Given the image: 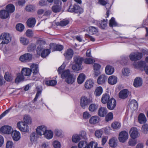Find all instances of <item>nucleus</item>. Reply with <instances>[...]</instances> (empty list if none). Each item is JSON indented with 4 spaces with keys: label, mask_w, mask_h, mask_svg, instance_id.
Listing matches in <instances>:
<instances>
[{
    "label": "nucleus",
    "mask_w": 148,
    "mask_h": 148,
    "mask_svg": "<svg viewBox=\"0 0 148 148\" xmlns=\"http://www.w3.org/2000/svg\"><path fill=\"white\" fill-rule=\"evenodd\" d=\"M9 16V13L5 10H2L0 11V18L2 19H5Z\"/></svg>",
    "instance_id": "obj_34"
},
{
    "label": "nucleus",
    "mask_w": 148,
    "mask_h": 148,
    "mask_svg": "<svg viewBox=\"0 0 148 148\" xmlns=\"http://www.w3.org/2000/svg\"><path fill=\"white\" fill-rule=\"evenodd\" d=\"M39 135L36 132H32L29 135V138L30 141L32 143L36 142L39 137Z\"/></svg>",
    "instance_id": "obj_12"
},
{
    "label": "nucleus",
    "mask_w": 148,
    "mask_h": 148,
    "mask_svg": "<svg viewBox=\"0 0 148 148\" xmlns=\"http://www.w3.org/2000/svg\"><path fill=\"white\" fill-rule=\"evenodd\" d=\"M6 148H14V145L13 142L9 140L6 143Z\"/></svg>",
    "instance_id": "obj_63"
},
{
    "label": "nucleus",
    "mask_w": 148,
    "mask_h": 148,
    "mask_svg": "<svg viewBox=\"0 0 148 148\" xmlns=\"http://www.w3.org/2000/svg\"><path fill=\"white\" fill-rule=\"evenodd\" d=\"M45 137L48 139H50L52 138L53 133L51 130H47L45 133H43Z\"/></svg>",
    "instance_id": "obj_29"
},
{
    "label": "nucleus",
    "mask_w": 148,
    "mask_h": 148,
    "mask_svg": "<svg viewBox=\"0 0 148 148\" xmlns=\"http://www.w3.org/2000/svg\"><path fill=\"white\" fill-rule=\"evenodd\" d=\"M114 71V68L110 65L106 66L105 68V72L106 74L110 75L112 74Z\"/></svg>",
    "instance_id": "obj_32"
},
{
    "label": "nucleus",
    "mask_w": 148,
    "mask_h": 148,
    "mask_svg": "<svg viewBox=\"0 0 148 148\" xmlns=\"http://www.w3.org/2000/svg\"><path fill=\"white\" fill-rule=\"evenodd\" d=\"M113 118V115L112 113L109 112L106 117V120L107 121H108L112 120Z\"/></svg>",
    "instance_id": "obj_64"
},
{
    "label": "nucleus",
    "mask_w": 148,
    "mask_h": 148,
    "mask_svg": "<svg viewBox=\"0 0 148 148\" xmlns=\"http://www.w3.org/2000/svg\"><path fill=\"white\" fill-rule=\"evenodd\" d=\"M19 41L21 44L24 45H27L29 43L28 39L27 38L23 36L20 37Z\"/></svg>",
    "instance_id": "obj_36"
},
{
    "label": "nucleus",
    "mask_w": 148,
    "mask_h": 148,
    "mask_svg": "<svg viewBox=\"0 0 148 148\" xmlns=\"http://www.w3.org/2000/svg\"><path fill=\"white\" fill-rule=\"evenodd\" d=\"M138 120L139 123L140 124L144 123L147 121L146 117L144 114L143 113H140L139 114Z\"/></svg>",
    "instance_id": "obj_31"
},
{
    "label": "nucleus",
    "mask_w": 148,
    "mask_h": 148,
    "mask_svg": "<svg viewBox=\"0 0 148 148\" xmlns=\"http://www.w3.org/2000/svg\"><path fill=\"white\" fill-rule=\"evenodd\" d=\"M62 5H55L52 7L51 9L54 12L56 13L60 11Z\"/></svg>",
    "instance_id": "obj_43"
},
{
    "label": "nucleus",
    "mask_w": 148,
    "mask_h": 148,
    "mask_svg": "<svg viewBox=\"0 0 148 148\" xmlns=\"http://www.w3.org/2000/svg\"><path fill=\"white\" fill-rule=\"evenodd\" d=\"M142 57V53L138 52H132L129 55L130 59L133 61L140 60Z\"/></svg>",
    "instance_id": "obj_6"
},
{
    "label": "nucleus",
    "mask_w": 148,
    "mask_h": 148,
    "mask_svg": "<svg viewBox=\"0 0 148 148\" xmlns=\"http://www.w3.org/2000/svg\"><path fill=\"white\" fill-rule=\"evenodd\" d=\"M99 120V118L98 116H94L90 118L89 122L92 124H95L98 123Z\"/></svg>",
    "instance_id": "obj_27"
},
{
    "label": "nucleus",
    "mask_w": 148,
    "mask_h": 148,
    "mask_svg": "<svg viewBox=\"0 0 148 148\" xmlns=\"http://www.w3.org/2000/svg\"><path fill=\"white\" fill-rule=\"evenodd\" d=\"M89 31L90 34H94L97 33V30L96 27L92 26H90L89 27Z\"/></svg>",
    "instance_id": "obj_55"
},
{
    "label": "nucleus",
    "mask_w": 148,
    "mask_h": 148,
    "mask_svg": "<svg viewBox=\"0 0 148 148\" xmlns=\"http://www.w3.org/2000/svg\"><path fill=\"white\" fill-rule=\"evenodd\" d=\"M65 66L64 64H62L60 67H59L58 70V71L59 74H62L66 70H64Z\"/></svg>",
    "instance_id": "obj_52"
},
{
    "label": "nucleus",
    "mask_w": 148,
    "mask_h": 148,
    "mask_svg": "<svg viewBox=\"0 0 148 148\" xmlns=\"http://www.w3.org/2000/svg\"><path fill=\"white\" fill-rule=\"evenodd\" d=\"M103 92V88L101 86L97 87L95 89L94 92V94L96 96H99L101 95Z\"/></svg>",
    "instance_id": "obj_35"
},
{
    "label": "nucleus",
    "mask_w": 148,
    "mask_h": 148,
    "mask_svg": "<svg viewBox=\"0 0 148 148\" xmlns=\"http://www.w3.org/2000/svg\"><path fill=\"white\" fill-rule=\"evenodd\" d=\"M93 81L91 79L87 80L85 82L84 86L87 89H89L91 88L93 86Z\"/></svg>",
    "instance_id": "obj_19"
},
{
    "label": "nucleus",
    "mask_w": 148,
    "mask_h": 148,
    "mask_svg": "<svg viewBox=\"0 0 148 148\" xmlns=\"http://www.w3.org/2000/svg\"><path fill=\"white\" fill-rule=\"evenodd\" d=\"M111 126L114 129H118L121 127V124L119 122H115L112 124Z\"/></svg>",
    "instance_id": "obj_48"
},
{
    "label": "nucleus",
    "mask_w": 148,
    "mask_h": 148,
    "mask_svg": "<svg viewBox=\"0 0 148 148\" xmlns=\"http://www.w3.org/2000/svg\"><path fill=\"white\" fill-rule=\"evenodd\" d=\"M57 83L56 81L54 80H51L46 81L45 84L49 86H54L56 85Z\"/></svg>",
    "instance_id": "obj_50"
},
{
    "label": "nucleus",
    "mask_w": 148,
    "mask_h": 148,
    "mask_svg": "<svg viewBox=\"0 0 148 148\" xmlns=\"http://www.w3.org/2000/svg\"><path fill=\"white\" fill-rule=\"evenodd\" d=\"M143 84V82L141 78L140 77H136L134 80L133 85L135 87H138L141 86Z\"/></svg>",
    "instance_id": "obj_20"
},
{
    "label": "nucleus",
    "mask_w": 148,
    "mask_h": 148,
    "mask_svg": "<svg viewBox=\"0 0 148 148\" xmlns=\"http://www.w3.org/2000/svg\"><path fill=\"white\" fill-rule=\"evenodd\" d=\"M32 70L35 72H39L38 65L36 64H33L30 66Z\"/></svg>",
    "instance_id": "obj_54"
},
{
    "label": "nucleus",
    "mask_w": 148,
    "mask_h": 148,
    "mask_svg": "<svg viewBox=\"0 0 148 148\" xmlns=\"http://www.w3.org/2000/svg\"><path fill=\"white\" fill-rule=\"evenodd\" d=\"M145 63L144 61H140V62H134L133 66L136 69H138L140 67H144L145 66Z\"/></svg>",
    "instance_id": "obj_30"
},
{
    "label": "nucleus",
    "mask_w": 148,
    "mask_h": 148,
    "mask_svg": "<svg viewBox=\"0 0 148 148\" xmlns=\"http://www.w3.org/2000/svg\"><path fill=\"white\" fill-rule=\"evenodd\" d=\"M61 78L62 79L65 78V82L68 84H72L75 81L76 78L73 74L70 73L69 70H66L62 74H61Z\"/></svg>",
    "instance_id": "obj_2"
},
{
    "label": "nucleus",
    "mask_w": 148,
    "mask_h": 148,
    "mask_svg": "<svg viewBox=\"0 0 148 148\" xmlns=\"http://www.w3.org/2000/svg\"><path fill=\"white\" fill-rule=\"evenodd\" d=\"M129 93V91L127 89H123L120 92L119 97L121 99H125L127 97Z\"/></svg>",
    "instance_id": "obj_14"
},
{
    "label": "nucleus",
    "mask_w": 148,
    "mask_h": 148,
    "mask_svg": "<svg viewBox=\"0 0 148 148\" xmlns=\"http://www.w3.org/2000/svg\"><path fill=\"white\" fill-rule=\"evenodd\" d=\"M33 75L32 77V79L34 80H37L40 77V75L39 72H33Z\"/></svg>",
    "instance_id": "obj_49"
},
{
    "label": "nucleus",
    "mask_w": 148,
    "mask_h": 148,
    "mask_svg": "<svg viewBox=\"0 0 148 148\" xmlns=\"http://www.w3.org/2000/svg\"><path fill=\"white\" fill-rule=\"evenodd\" d=\"M97 143L95 142H91L88 145L87 148H97Z\"/></svg>",
    "instance_id": "obj_57"
},
{
    "label": "nucleus",
    "mask_w": 148,
    "mask_h": 148,
    "mask_svg": "<svg viewBox=\"0 0 148 148\" xmlns=\"http://www.w3.org/2000/svg\"><path fill=\"white\" fill-rule=\"evenodd\" d=\"M107 78V77L105 75H101L98 77L97 81V82L99 84L102 85L103 84L106 82Z\"/></svg>",
    "instance_id": "obj_18"
},
{
    "label": "nucleus",
    "mask_w": 148,
    "mask_h": 148,
    "mask_svg": "<svg viewBox=\"0 0 148 148\" xmlns=\"http://www.w3.org/2000/svg\"><path fill=\"white\" fill-rule=\"evenodd\" d=\"M45 44V42L43 40H38L37 41V53L38 54L41 55V57L43 58L46 57L50 53V49H45L44 46Z\"/></svg>",
    "instance_id": "obj_1"
},
{
    "label": "nucleus",
    "mask_w": 148,
    "mask_h": 148,
    "mask_svg": "<svg viewBox=\"0 0 148 148\" xmlns=\"http://www.w3.org/2000/svg\"><path fill=\"white\" fill-rule=\"evenodd\" d=\"M82 68V64L75 63L73 65L72 68L73 70L78 71L80 70Z\"/></svg>",
    "instance_id": "obj_44"
},
{
    "label": "nucleus",
    "mask_w": 148,
    "mask_h": 148,
    "mask_svg": "<svg viewBox=\"0 0 148 148\" xmlns=\"http://www.w3.org/2000/svg\"><path fill=\"white\" fill-rule=\"evenodd\" d=\"M81 139V136L79 135L75 134L72 137V141L75 143L78 142Z\"/></svg>",
    "instance_id": "obj_47"
},
{
    "label": "nucleus",
    "mask_w": 148,
    "mask_h": 148,
    "mask_svg": "<svg viewBox=\"0 0 148 148\" xmlns=\"http://www.w3.org/2000/svg\"><path fill=\"white\" fill-rule=\"evenodd\" d=\"M130 70L128 68H124L122 70V73L123 75L128 76L130 73Z\"/></svg>",
    "instance_id": "obj_61"
},
{
    "label": "nucleus",
    "mask_w": 148,
    "mask_h": 148,
    "mask_svg": "<svg viewBox=\"0 0 148 148\" xmlns=\"http://www.w3.org/2000/svg\"><path fill=\"white\" fill-rule=\"evenodd\" d=\"M36 20L34 18H29L27 22L28 26L29 27H33L36 23Z\"/></svg>",
    "instance_id": "obj_25"
},
{
    "label": "nucleus",
    "mask_w": 148,
    "mask_h": 148,
    "mask_svg": "<svg viewBox=\"0 0 148 148\" xmlns=\"http://www.w3.org/2000/svg\"><path fill=\"white\" fill-rule=\"evenodd\" d=\"M25 80V78L22 74L18 73L17 74L16 77L15 79V82L16 83L24 81Z\"/></svg>",
    "instance_id": "obj_28"
},
{
    "label": "nucleus",
    "mask_w": 148,
    "mask_h": 148,
    "mask_svg": "<svg viewBox=\"0 0 148 148\" xmlns=\"http://www.w3.org/2000/svg\"><path fill=\"white\" fill-rule=\"evenodd\" d=\"M95 73H97V74L99 73V70L101 67V66L98 64L95 63L93 65Z\"/></svg>",
    "instance_id": "obj_59"
},
{
    "label": "nucleus",
    "mask_w": 148,
    "mask_h": 148,
    "mask_svg": "<svg viewBox=\"0 0 148 148\" xmlns=\"http://www.w3.org/2000/svg\"><path fill=\"white\" fill-rule=\"evenodd\" d=\"M130 136L133 139H135L139 136L138 131L136 127H132L130 131Z\"/></svg>",
    "instance_id": "obj_11"
},
{
    "label": "nucleus",
    "mask_w": 148,
    "mask_h": 148,
    "mask_svg": "<svg viewBox=\"0 0 148 148\" xmlns=\"http://www.w3.org/2000/svg\"><path fill=\"white\" fill-rule=\"evenodd\" d=\"M108 82L110 85L115 84L117 82V78L114 75L111 76L108 78Z\"/></svg>",
    "instance_id": "obj_23"
},
{
    "label": "nucleus",
    "mask_w": 148,
    "mask_h": 148,
    "mask_svg": "<svg viewBox=\"0 0 148 148\" xmlns=\"http://www.w3.org/2000/svg\"><path fill=\"white\" fill-rule=\"evenodd\" d=\"M68 11L70 12L81 13L83 12V10L79 6L76 4L70 6Z\"/></svg>",
    "instance_id": "obj_7"
},
{
    "label": "nucleus",
    "mask_w": 148,
    "mask_h": 148,
    "mask_svg": "<svg viewBox=\"0 0 148 148\" xmlns=\"http://www.w3.org/2000/svg\"><path fill=\"white\" fill-rule=\"evenodd\" d=\"M116 105V102L115 99L112 98L108 101L107 107L108 109L112 110H113Z\"/></svg>",
    "instance_id": "obj_10"
},
{
    "label": "nucleus",
    "mask_w": 148,
    "mask_h": 148,
    "mask_svg": "<svg viewBox=\"0 0 148 148\" xmlns=\"http://www.w3.org/2000/svg\"><path fill=\"white\" fill-rule=\"evenodd\" d=\"M142 131L144 134H147L148 133V124L143 125L141 128Z\"/></svg>",
    "instance_id": "obj_51"
},
{
    "label": "nucleus",
    "mask_w": 148,
    "mask_h": 148,
    "mask_svg": "<svg viewBox=\"0 0 148 148\" xmlns=\"http://www.w3.org/2000/svg\"><path fill=\"white\" fill-rule=\"evenodd\" d=\"M109 95L107 94H103L101 98V102L103 104H105L106 103H108L109 100Z\"/></svg>",
    "instance_id": "obj_40"
},
{
    "label": "nucleus",
    "mask_w": 148,
    "mask_h": 148,
    "mask_svg": "<svg viewBox=\"0 0 148 148\" xmlns=\"http://www.w3.org/2000/svg\"><path fill=\"white\" fill-rule=\"evenodd\" d=\"M107 113V110L106 108L101 107L99 108L98 111V115L101 117L105 116Z\"/></svg>",
    "instance_id": "obj_17"
},
{
    "label": "nucleus",
    "mask_w": 148,
    "mask_h": 148,
    "mask_svg": "<svg viewBox=\"0 0 148 148\" xmlns=\"http://www.w3.org/2000/svg\"><path fill=\"white\" fill-rule=\"evenodd\" d=\"M6 9L9 13H12L14 11L15 7L13 4H10L7 5Z\"/></svg>",
    "instance_id": "obj_41"
},
{
    "label": "nucleus",
    "mask_w": 148,
    "mask_h": 148,
    "mask_svg": "<svg viewBox=\"0 0 148 148\" xmlns=\"http://www.w3.org/2000/svg\"><path fill=\"white\" fill-rule=\"evenodd\" d=\"M37 89L38 91L36 94V97L34 99L35 101L37 100L38 97L41 94L42 90V88L41 87H37Z\"/></svg>",
    "instance_id": "obj_56"
},
{
    "label": "nucleus",
    "mask_w": 148,
    "mask_h": 148,
    "mask_svg": "<svg viewBox=\"0 0 148 148\" xmlns=\"http://www.w3.org/2000/svg\"><path fill=\"white\" fill-rule=\"evenodd\" d=\"M36 46L34 44L29 45L27 47V50L29 52L32 51L35 49Z\"/></svg>",
    "instance_id": "obj_60"
},
{
    "label": "nucleus",
    "mask_w": 148,
    "mask_h": 148,
    "mask_svg": "<svg viewBox=\"0 0 148 148\" xmlns=\"http://www.w3.org/2000/svg\"><path fill=\"white\" fill-rule=\"evenodd\" d=\"M12 136L13 139L15 141L19 140L21 137L20 132L16 130L12 132Z\"/></svg>",
    "instance_id": "obj_15"
},
{
    "label": "nucleus",
    "mask_w": 148,
    "mask_h": 148,
    "mask_svg": "<svg viewBox=\"0 0 148 148\" xmlns=\"http://www.w3.org/2000/svg\"><path fill=\"white\" fill-rule=\"evenodd\" d=\"M16 28L17 31L22 32L24 29V26L22 24L18 23L16 25Z\"/></svg>",
    "instance_id": "obj_53"
},
{
    "label": "nucleus",
    "mask_w": 148,
    "mask_h": 148,
    "mask_svg": "<svg viewBox=\"0 0 148 148\" xmlns=\"http://www.w3.org/2000/svg\"><path fill=\"white\" fill-rule=\"evenodd\" d=\"M73 52V50L71 49L67 50L66 52L64 53V55L65 58L67 60H69L72 57Z\"/></svg>",
    "instance_id": "obj_21"
},
{
    "label": "nucleus",
    "mask_w": 148,
    "mask_h": 148,
    "mask_svg": "<svg viewBox=\"0 0 148 148\" xmlns=\"http://www.w3.org/2000/svg\"><path fill=\"white\" fill-rule=\"evenodd\" d=\"M0 131L4 134H8L11 133L12 128L9 126H4L1 128Z\"/></svg>",
    "instance_id": "obj_16"
},
{
    "label": "nucleus",
    "mask_w": 148,
    "mask_h": 148,
    "mask_svg": "<svg viewBox=\"0 0 148 148\" xmlns=\"http://www.w3.org/2000/svg\"><path fill=\"white\" fill-rule=\"evenodd\" d=\"M23 122H24L26 124H27V125H31L32 123V119L29 115H24L23 117Z\"/></svg>",
    "instance_id": "obj_22"
},
{
    "label": "nucleus",
    "mask_w": 148,
    "mask_h": 148,
    "mask_svg": "<svg viewBox=\"0 0 148 148\" xmlns=\"http://www.w3.org/2000/svg\"><path fill=\"white\" fill-rule=\"evenodd\" d=\"M74 62L75 63L82 64L83 59L79 56H75L73 58Z\"/></svg>",
    "instance_id": "obj_45"
},
{
    "label": "nucleus",
    "mask_w": 148,
    "mask_h": 148,
    "mask_svg": "<svg viewBox=\"0 0 148 148\" xmlns=\"http://www.w3.org/2000/svg\"><path fill=\"white\" fill-rule=\"evenodd\" d=\"M85 78V75L83 73L79 74L77 78V82L78 84H81L84 82Z\"/></svg>",
    "instance_id": "obj_37"
},
{
    "label": "nucleus",
    "mask_w": 148,
    "mask_h": 148,
    "mask_svg": "<svg viewBox=\"0 0 148 148\" xmlns=\"http://www.w3.org/2000/svg\"><path fill=\"white\" fill-rule=\"evenodd\" d=\"M128 138V134L125 131H122L119 134V140L121 143H123L125 142L127 140Z\"/></svg>",
    "instance_id": "obj_8"
},
{
    "label": "nucleus",
    "mask_w": 148,
    "mask_h": 148,
    "mask_svg": "<svg viewBox=\"0 0 148 148\" xmlns=\"http://www.w3.org/2000/svg\"><path fill=\"white\" fill-rule=\"evenodd\" d=\"M107 20H105L104 19L101 21L99 22V23L98 24V26L102 29H105L107 26Z\"/></svg>",
    "instance_id": "obj_38"
},
{
    "label": "nucleus",
    "mask_w": 148,
    "mask_h": 148,
    "mask_svg": "<svg viewBox=\"0 0 148 148\" xmlns=\"http://www.w3.org/2000/svg\"><path fill=\"white\" fill-rule=\"evenodd\" d=\"M17 126L19 130L21 132H27L29 131L28 125L23 121H19L17 124Z\"/></svg>",
    "instance_id": "obj_4"
},
{
    "label": "nucleus",
    "mask_w": 148,
    "mask_h": 148,
    "mask_svg": "<svg viewBox=\"0 0 148 148\" xmlns=\"http://www.w3.org/2000/svg\"><path fill=\"white\" fill-rule=\"evenodd\" d=\"M138 103L135 100H132L130 104V107L131 109L134 110L136 109L138 107Z\"/></svg>",
    "instance_id": "obj_33"
},
{
    "label": "nucleus",
    "mask_w": 148,
    "mask_h": 148,
    "mask_svg": "<svg viewBox=\"0 0 148 148\" xmlns=\"http://www.w3.org/2000/svg\"><path fill=\"white\" fill-rule=\"evenodd\" d=\"M11 40L10 34L8 33H2L0 35V43L7 44Z\"/></svg>",
    "instance_id": "obj_3"
},
{
    "label": "nucleus",
    "mask_w": 148,
    "mask_h": 148,
    "mask_svg": "<svg viewBox=\"0 0 148 148\" xmlns=\"http://www.w3.org/2000/svg\"><path fill=\"white\" fill-rule=\"evenodd\" d=\"M32 58V55L29 53H27L21 56L19 60L22 62H27L31 60Z\"/></svg>",
    "instance_id": "obj_9"
},
{
    "label": "nucleus",
    "mask_w": 148,
    "mask_h": 148,
    "mask_svg": "<svg viewBox=\"0 0 148 148\" xmlns=\"http://www.w3.org/2000/svg\"><path fill=\"white\" fill-rule=\"evenodd\" d=\"M98 106L97 104L95 103H92L88 107L89 110L91 112L95 111L97 109Z\"/></svg>",
    "instance_id": "obj_42"
},
{
    "label": "nucleus",
    "mask_w": 148,
    "mask_h": 148,
    "mask_svg": "<svg viewBox=\"0 0 148 148\" xmlns=\"http://www.w3.org/2000/svg\"><path fill=\"white\" fill-rule=\"evenodd\" d=\"M92 102L91 99L88 98L86 96H83L80 99V105L82 108L84 109L89 103Z\"/></svg>",
    "instance_id": "obj_5"
},
{
    "label": "nucleus",
    "mask_w": 148,
    "mask_h": 148,
    "mask_svg": "<svg viewBox=\"0 0 148 148\" xmlns=\"http://www.w3.org/2000/svg\"><path fill=\"white\" fill-rule=\"evenodd\" d=\"M109 26L110 27L113 26H116L117 25V23L115 21V19L113 17H112L110 21L109 24Z\"/></svg>",
    "instance_id": "obj_58"
},
{
    "label": "nucleus",
    "mask_w": 148,
    "mask_h": 148,
    "mask_svg": "<svg viewBox=\"0 0 148 148\" xmlns=\"http://www.w3.org/2000/svg\"><path fill=\"white\" fill-rule=\"evenodd\" d=\"M21 73L23 76H29L31 74V71L29 68H23L21 70Z\"/></svg>",
    "instance_id": "obj_24"
},
{
    "label": "nucleus",
    "mask_w": 148,
    "mask_h": 148,
    "mask_svg": "<svg viewBox=\"0 0 148 148\" xmlns=\"http://www.w3.org/2000/svg\"><path fill=\"white\" fill-rule=\"evenodd\" d=\"M69 23V21L68 20L64 19L61 21L60 22H56L55 23L57 26H66Z\"/></svg>",
    "instance_id": "obj_39"
},
{
    "label": "nucleus",
    "mask_w": 148,
    "mask_h": 148,
    "mask_svg": "<svg viewBox=\"0 0 148 148\" xmlns=\"http://www.w3.org/2000/svg\"><path fill=\"white\" fill-rule=\"evenodd\" d=\"M47 130L46 127L44 125H41L37 127L36 129V132L41 136L42 135H43V133Z\"/></svg>",
    "instance_id": "obj_13"
},
{
    "label": "nucleus",
    "mask_w": 148,
    "mask_h": 148,
    "mask_svg": "<svg viewBox=\"0 0 148 148\" xmlns=\"http://www.w3.org/2000/svg\"><path fill=\"white\" fill-rule=\"evenodd\" d=\"M4 78L7 81L10 82L13 79L11 75L8 72L5 73L4 75Z\"/></svg>",
    "instance_id": "obj_62"
},
{
    "label": "nucleus",
    "mask_w": 148,
    "mask_h": 148,
    "mask_svg": "<svg viewBox=\"0 0 148 148\" xmlns=\"http://www.w3.org/2000/svg\"><path fill=\"white\" fill-rule=\"evenodd\" d=\"M87 142L85 141H81L78 144L79 148H87Z\"/></svg>",
    "instance_id": "obj_46"
},
{
    "label": "nucleus",
    "mask_w": 148,
    "mask_h": 148,
    "mask_svg": "<svg viewBox=\"0 0 148 148\" xmlns=\"http://www.w3.org/2000/svg\"><path fill=\"white\" fill-rule=\"evenodd\" d=\"M109 144L111 147H115L117 145V140L116 138L113 137L110 139Z\"/></svg>",
    "instance_id": "obj_26"
}]
</instances>
